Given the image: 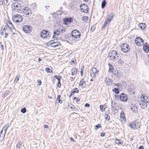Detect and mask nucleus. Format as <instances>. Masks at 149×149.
Returning a JSON list of instances; mask_svg holds the SVG:
<instances>
[{
    "mask_svg": "<svg viewBox=\"0 0 149 149\" xmlns=\"http://www.w3.org/2000/svg\"><path fill=\"white\" fill-rule=\"evenodd\" d=\"M66 31V29L65 28L60 26L55 30L54 33L55 34L59 36L61 33H64Z\"/></svg>",
    "mask_w": 149,
    "mask_h": 149,
    "instance_id": "0eeeda50",
    "label": "nucleus"
},
{
    "mask_svg": "<svg viewBox=\"0 0 149 149\" xmlns=\"http://www.w3.org/2000/svg\"><path fill=\"white\" fill-rule=\"evenodd\" d=\"M88 17L87 16H84L82 17L81 20L84 22L87 21L88 20Z\"/></svg>",
    "mask_w": 149,
    "mask_h": 149,
    "instance_id": "f704fd0d",
    "label": "nucleus"
},
{
    "mask_svg": "<svg viewBox=\"0 0 149 149\" xmlns=\"http://www.w3.org/2000/svg\"><path fill=\"white\" fill-rule=\"evenodd\" d=\"M132 91H133V89L132 88H129L128 89V91L129 92H130V93L132 92L133 93H134V92L133 91L132 92Z\"/></svg>",
    "mask_w": 149,
    "mask_h": 149,
    "instance_id": "8fccbe9b",
    "label": "nucleus"
},
{
    "mask_svg": "<svg viewBox=\"0 0 149 149\" xmlns=\"http://www.w3.org/2000/svg\"><path fill=\"white\" fill-rule=\"evenodd\" d=\"M138 26L139 27L141 30H143L145 29L146 27V25L145 23H140Z\"/></svg>",
    "mask_w": 149,
    "mask_h": 149,
    "instance_id": "c756f323",
    "label": "nucleus"
},
{
    "mask_svg": "<svg viewBox=\"0 0 149 149\" xmlns=\"http://www.w3.org/2000/svg\"><path fill=\"white\" fill-rule=\"evenodd\" d=\"M131 110L134 113H136L138 111V109L135 104H132L131 106Z\"/></svg>",
    "mask_w": 149,
    "mask_h": 149,
    "instance_id": "aec40b11",
    "label": "nucleus"
},
{
    "mask_svg": "<svg viewBox=\"0 0 149 149\" xmlns=\"http://www.w3.org/2000/svg\"><path fill=\"white\" fill-rule=\"evenodd\" d=\"M70 108H71V109H74V108H73V107H70Z\"/></svg>",
    "mask_w": 149,
    "mask_h": 149,
    "instance_id": "338daca9",
    "label": "nucleus"
},
{
    "mask_svg": "<svg viewBox=\"0 0 149 149\" xmlns=\"http://www.w3.org/2000/svg\"><path fill=\"white\" fill-rule=\"evenodd\" d=\"M120 120L122 122H126V118L125 114L123 111H121L120 114Z\"/></svg>",
    "mask_w": 149,
    "mask_h": 149,
    "instance_id": "a211bd4d",
    "label": "nucleus"
},
{
    "mask_svg": "<svg viewBox=\"0 0 149 149\" xmlns=\"http://www.w3.org/2000/svg\"><path fill=\"white\" fill-rule=\"evenodd\" d=\"M81 11L84 13H87L88 12L89 8L88 6L85 4H82L80 6Z\"/></svg>",
    "mask_w": 149,
    "mask_h": 149,
    "instance_id": "4468645a",
    "label": "nucleus"
},
{
    "mask_svg": "<svg viewBox=\"0 0 149 149\" xmlns=\"http://www.w3.org/2000/svg\"><path fill=\"white\" fill-rule=\"evenodd\" d=\"M105 132H102L101 133L100 135L101 136H105Z\"/></svg>",
    "mask_w": 149,
    "mask_h": 149,
    "instance_id": "3c124183",
    "label": "nucleus"
},
{
    "mask_svg": "<svg viewBox=\"0 0 149 149\" xmlns=\"http://www.w3.org/2000/svg\"><path fill=\"white\" fill-rule=\"evenodd\" d=\"M72 21L73 19L72 18H67L64 19V22L65 24L68 25L72 22Z\"/></svg>",
    "mask_w": 149,
    "mask_h": 149,
    "instance_id": "412c9836",
    "label": "nucleus"
},
{
    "mask_svg": "<svg viewBox=\"0 0 149 149\" xmlns=\"http://www.w3.org/2000/svg\"><path fill=\"white\" fill-rule=\"evenodd\" d=\"M84 66H82L81 67V75L82 76H83V71H84Z\"/></svg>",
    "mask_w": 149,
    "mask_h": 149,
    "instance_id": "a18cd8bd",
    "label": "nucleus"
},
{
    "mask_svg": "<svg viewBox=\"0 0 149 149\" xmlns=\"http://www.w3.org/2000/svg\"><path fill=\"white\" fill-rule=\"evenodd\" d=\"M21 111L22 113H25L26 112V108L25 107L23 108L21 110Z\"/></svg>",
    "mask_w": 149,
    "mask_h": 149,
    "instance_id": "49530a36",
    "label": "nucleus"
},
{
    "mask_svg": "<svg viewBox=\"0 0 149 149\" xmlns=\"http://www.w3.org/2000/svg\"><path fill=\"white\" fill-rule=\"evenodd\" d=\"M22 145V143L20 141L17 144L16 148L18 149H19Z\"/></svg>",
    "mask_w": 149,
    "mask_h": 149,
    "instance_id": "ea45409f",
    "label": "nucleus"
},
{
    "mask_svg": "<svg viewBox=\"0 0 149 149\" xmlns=\"http://www.w3.org/2000/svg\"><path fill=\"white\" fill-rule=\"evenodd\" d=\"M22 12L24 16L27 17L30 16L32 14L31 10L27 7H25L22 9Z\"/></svg>",
    "mask_w": 149,
    "mask_h": 149,
    "instance_id": "20e7f679",
    "label": "nucleus"
},
{
    "mask_svg": "<svg viewBox=\"0 0 149 149\" xmlns=\"http://www.w3.org/2000/svg\"><path fill=\"white\" fill-rule=\"evenodd\" d=\"M0 5L7 6L8 5L7 0H0Z\"/></svg>",
    "mask_w": 149,
    "mask_h": 149,
    "instance_id": "473e14b6",
    "label": "nucleus"
},
{
    "mask_svg": "<svg viewBox=\"0 0 149 149\" xmlns=\"http://www.w3.org/2000/svg\"><path fill=\"white\" fill-rule=\"evenodd\" d=\"M129 127L133 130H136L139 128L140 124L139 120H135L130 122L128 125Z\"/></svg>",
    "mask_w": 149,
    "mask_h": 149,
    "instance_id": "f257e3e1",
    "label": "nucleus"
},
{
    "mask_svg": "<svg viewBox=\"0 0 149 149\" xmlns=\"http://www.w3.org/2000/svg\"><path fill=\"white\" fill-rule=\"evenodd\" d=\"M144 147L142 146H141L139 148V149H144Z\"/></svg>",
    "mask_w": 149,
    "mask_h": 149,
    "instance_id": "5fc2aeb1",
    "label": "nucleus"
},
{
    "mask_svg": "<svg viewBox=\"0 0 149 149\" xmlns=\"http://www.w3.org/2000/svg\"><path fill=\"white\" fill-rule=\"evenodd\" d=\"M84 1L87 2L88 1V0H84Z\"/></svg>",
    "mask_w": 149,
    "mask_h": 149,
    "instance_id": "69168bd1",
    "label": "nucleus"
},
{
    "mask_svg": "<svg viewBox=\"0 0 149 149\" xmlns=\"http://www.w3.org/2000/svg\"><path fill=\"white\" fill-rule=\"evenodd\" d=\"M54 77L57 79L58 81V83L57 84V86L59 88H60L61 86V80L62 78V77L61 76H55Z\"/></svg>",
    "mask_w": 149,
    "mask_h": 149,
    "instance_id": "b1692460",
    "label": "nucleus"
},
{
    "mask_svg": "<svg viewBox=\"0 0 149 149\" xmlns=\"http://www.w3.org/2000/svg\"><path fill=\"white\" fill-rule=\"evenodd\" d=\"M144 41L141 38L138 37L135 39V42L136 45L138 46H141L143 44Z\"/></svg>",
    "mask_w": 149,
    "mask_h": 149,
    "instance_id": "2eb2a0df",
    "label": "nucleus"
},
{
    "mask_svg": "<svg viewBox=\"0 0 149 149\" xmlns=\"http://www.w3.org/2000/svg\"><path fill=\"white\" fill-rule=\"evenodd\" d=\"M73 100H75L76 103L80 101V99L79 98H77L75 97L73 98Z\"/></svg>",
    "mask_w": 149,
    "mask_h": 149,
    "instance_id": "37998d69",
    "label": "nucleus"
},
{
    "mask_svg": "<svg viewBox=\"0 0 149 149\" xmlns=\"http://www.w3.org/2000/svg\"><path fill=\"white\" fill-rule=\"evenodd\" d=\"M131 140H133V139L132 138H131Z\"/></svg>",
    "mask_w": 149,
    "mask_h": 149,
    "instance_id": "774afa93",
    "label": "nucleus"
},
{
    "mask_svg": "<svg viewBox=\"0 0 149 149\" xmlns=\"http://www.w3.org/2000/svg\"><path fill=\"white\" fill-rule=\"evenodd\" d=\"M71 74L72 75H74L77 74L78 72V68H74L71 70Z\"/></svg>",
    "mask_w": 149,
    "mask_h": 149,
    "instance_id": "c85d7f7f",
    "label": "nucleus"
},
{
    "mask_svg": "<svg viewBox=\"0 0 149 149\" xmlns=\"http://www.w3.org/2000/svg\"><path fill=\"white\" fill-rule=\"evenodd\" d=\"M108 56L110 60L113 61L117 60L119 58L118 52L114 50L110 51L108 54Z\"/></svg>",
    "mask_w": 149,
    "mask_h": 149,
    "instance_id": "f03ea898",
    "label": "nucleus"
},
{
    "mask_svg": "<svg viewBox=\"0 0 149 149\" xmlns=\"http://www.w3.org/2000/svg\"><path fill=\"white\" fill-rule=\"evenodd\" d=\"M104 118L105 120L107 121H109L110 120V117L107 114H106L105 115Z\"/></svg>",
    "mask_w": 149,
    "mask_h": 149,
    "instance_id": "79ce46f5",
    "label": "nucleus"
},
{
    "mask_svg": "<svg viewBox=\"0 0 149 149\" xmlns=\"http://www.w3.org/2000/svg\"><path fill=\"white\" fill-rule=\"evenodd\" d=\"M23 30L25 33H29L31 32L32 30V27L29 25H25L23 26Z\"/></svg>",
    "mask_w": 149,
    "mask_h": 149,
    "instance_id": "f8f14e48",
    "label": "nucleus"
},
{
    "mask_svg": "<svg viewBox=\"0 0 149 149\" xmlns=\"http://www.w3.org/2000/svg\"><path fill=\"white\" fill-rule=\"evenodd\" d=\"M37 82H38V85H41V83H42L41 81L39 79L37 80Z\"/></svg>",
    "mask_w": 149,
    "mask_h": 149,
    "instance_id": "09e8293b",
    "label": "nucleus"
},
{
    "mask_svg": "<svg viewBox=\"0 0 149 149\" xmlns=\"http://www.w3.org/2000/svg\"><path fill=\"white\" fill-rule=\"evenodd\" d=\"M61 96L60 95H58L56 99V100L58 101V103L61 104L63 102V101L61 99Z\"/></svg>",
    "mask_w": 149,
    "mask_h": 149,
    "instance_id": "72a5a7b5",
    "label": "nucleus"
},
{
    "mask_svg": "<svg viewBox=\"0 0 149 149\" xmlns=\"http://www.w3.org/2000/svg\"><path fill=\"white\" fill-rule=\"evenodd\" d=\"M38 60L39 62L40 63V61H42V60L40 58H39Z\"/></svg>",
    "mask_w": 149,
    "mask_h": 149,
    "instance_id": "bf43d9fd",
    "label": "nucleus"
},
{
    "mask_svg": "<svg viewBox=\"0 0 149 149\" xmlns=\"http://www.w3.org/2000/svg\"><path fill=\"white\" fill-rule=\"evenodd\" d=\"M93 81V79H91V80H90V81Z\"/></svg>",
    "mask_w": 149,
    "mask_h": 149,
    "instance_id": "0e129e2a",
    "label": "nucleus"
},
{
    "mask_svg": "<svg viewBox=\"0 0 149 149\" xmlns=\"http://www.w3.org/2000/svg\"><path fill=\"white\" fill-rule=\"evenodd\" d=\"M0 48L2 50L3 49V47L2 44H0Z\"/></svg>",
    "mask_w": 149,
    "mask_h": 149,
    "instance_id": "603ef678",
    "label": "nucleus"
},
{
    "mask_svg": "<svg viewBox=\"0 0 149 149\" xmlns=\"http://www.w3.org/2000/svg\"><path fill=\"white\" fill-rule=\"evenodd\" d=\"M76 60L75 59L72 60L71 61V64H75L76 63Z\"/></svg>",
    "mask_w": 149,
    "mask_h": 149,
    "instance_id": "de8ad7c7",
    "label": "nucleus"
},
{
    "mask_svg": "<svg viewBox=\"0 0 149 149\" xmlns=\"http://www.w3.org/2000/svg\"><path fill=\"white\" fill-rule=\"evenodd\" d=\"M70 79H71V81H73L74 80V78H73L72 77H71L70 78Z\"/></svg>",
    "mask_w": 149,
    "mask_h": 149,
    "instance_id": "13d9d810",
    "label": "nucleus"
},
{
    "mask_svg": "<svg viewBox=\"0 0 149 149\" xmlns=\"http://www.w3.org/2000/svg\"><path fill=\"white\" fill-rule=\"evenodd\" d=\"M70 139H71V140L72 141L74 142H75V141L74 140V139L73 138H72V137H70Z\"/></svg>",
    "mask_w": 149,
    "mask_h": 149,
    "instance_id": "864d4df0",
    "label": "nucleus"
},
{
    "mask_svg": "<svg viewBox=\"0 0 149 149\" xmlns=\"http://www.w3.org/2000/svg\"><path fill=\"white\" fill-rule=\"evenodd\" d=\"M85 106L86 107H88L90 106V105L88 104V103H86L85 104Z\"/></svg>",
    "mask_w": 149,
    "mask_h": 149,
    "instance_id": "6e6d98bb",
    "label": "nucleus"
},
{
    "mask_svg": "<svg viewBox=\"0 0 149 149\" xmlns=\"http://www.w3.org/2000/svg\"><path fill=\"white\" fill-rule=\"evenodd\" d=\"M120 100L123 102H126L128 100L127 96L124 93H121L119 96Z\"/></svg>",
    "mask_w": 149,
    "mask_h": 149,
    "instance_id": "dca6fc26",
    "label": "nucleus"
},
{
    "mask_svg": "<svg viewBox=\"0 0 149 149\" xmlns=\"http://www.w3.org/2000/svg\"><path fill=\"white\" fill-rule=\"evenodd\" d=\"M8 29L6 26H3L1 29V34L2 35H5L4 37L7 38L9 34Z\"/></svg>",
    "mask_w": 149,
    "mask_h": 149,
    "instance_id": "9d476101",
    "label": "nucleus"
},
{
    "mask_svg": "<svg viewBox=\"0 0 149 149\" xmlns=\"http://www.w3.org/2000/svg\"><path fill=\"white\" fill-rule=\"evenodd\" d=\"M143 49L147 53L149 51V47L148 44L145 43L144 44Z\"/></svg>",
    "mask_w": 149,
    "mask_h": 149,
    "instance_id": "a878e982",
    "label": "nucleus"
},
{
    "mask_svg": "<svg viewBox=\"0 0 149 149\" xmlns=\"http://www.w3.org/2000/svg\"><path fill=\"white\" fill-rule=\"evenodd\" d=\"M48 127V125H44V128H47Z\"/></svg>",
    "mask_w": 149,
    "mask_h": 149,
    "instance_id": "4d7b16f0",
    "label": "nucleus"
},
{
    "mask_svg": "<svg viewBox=\"0 0 149 149\" xmlns=\"http://www.w3.org/2000/svg\"><path fill=\"white\" fill-rule=\"evenodd\" d=\"M19 77L20 75H17L16 76V78L14 80V83H17L19 80Z\"/></svg>",
    "mask_w": 149,
    "mask_h": 149,
    "instance_id": "c9c22d12",
    "label": "nucleus"
},
{
    "mask_svg": "<svg viewBox=\"0 0 149 149\" xmlns=\"http://www.w3.org/2000/svg\"><path fill=\"white\" fill-rule=\"evenodd\" d=\"M11 32L12 33H10V34H12V35H14V34H15V33H12V31H11Z\"/></svg>",
    "mask_w": 149,
    "mask_h": 149,
    "instance_id": "e2e57ef3",
    "label": "nucleus"
},
{
    "mask_svg": "<svg viewBox=\"0 0 149 149\" xmlns=\"http://www.w3.org/2000/svg\"><path fill=\"white\" fill-rule=\"evenodd\" d=\"M99 70H97L95 68H91L90 72L91 76L92 78L95 77L97 74Z\"/></svg>",
    "mask_w": 149,
    "mask_h": 149,
    "instance_id": "ddd939ff",
    "label": "nucleus"
},
{
    "mask_svg": "<svg viewBox=\"0 0 149 149\" xmlns=\"http://www.w3.org/2000/svg\"><path fill=\"white\" fill-rule=\"evenodd\" d=\"M45 70L47 73H51L53 72L49 68H47L45 69Z\"/></svg>",
    "mask_w": 149,
    "mask_h": 149,
    "instance_id": "c03bdc74",
    "label": "nucleus"
},
{
    "mask_svg": "<svg viewBox=\"0 0 149 149\" xmlns=\"http://www.w3.org/2000/svg\"><path fill=\"white\" fill-rule=\"evenodd\" d=\"M101 127L102 126L100 124H98L95 126L94 128L95 130H97L98 129L101 128Z\"/></svg>",
    "mask_w": 149,
    "mask_h": 149,
    "instance_id": "4c0bfd02",
    "label": "nucleus"
},
{
    "mask_svg": "<svg viewBox=\"0 0 149 149\" xmlns=\"http://www.w3.org/2000/svg\"><path fill=\"white\" fill-rule=\"evenodd\" d=\"M121 51L124 53H126L130 51V47L127 43H123L120 46Z\"/></svg>",
    "mask_w": 149,
    "mask_h": 149,
    "instance_id": "423d86ee",
    "label": "nucleus"
},
{
    "mask_svg": "<svg viewBox=\"0 0 149 149\" xmlns=\"http://www.w3.org/2000/svg\"><path fill=\"white\" fill-rule=\"evenodd\" d=\"M112 91L116 94H118L119 93V90L117 88H114L113 89Z\"/></svg>",
    "mask_w": 149,
    "mask_h": 149,
    "instance_id": "a19ab883",
    "label": "nucleus"
},
{
    "mask_svg": "<svg viewBox=\"0 0 149 149\" xmlns=\"http://www.w3.org/2000/svg\"><path fill=\"white\" fill-rule=\"evenodd\" d=\"M48 97L49 98H50V99H52V97L51 96H48Z\"/></svg>",
    "mask_w": 149,
    "mask_h": 149,
    "instance_id": "052dcab7",
    "label": "nucleus"
},
{
    "mask_svg": "<svg viewBox=\"0 0 149 149\" xmlns=\"http://www.w3.org/2000/svg\"><path fill=\"white\" fill-rule=\"evenodd\" d=\"M106 4V1L105 0H103L102 3V8H104Z\"/></svg>",
    "mask_w": 149,
    "mask_h": 149,
    "instance_id": "58836bf2",
    "label": "nucleus"
},
{
    "mask_svg": "<svg viewBox=\"0 0 149 149\" xmlns=\"http://www.w3.org/2000/svg\"><path fill=\"white\" fill-rule=\"evenodd\" d=\"M6 22L7 26L10 29L12 30V29L14 28V26L10 20L9 18L6 19Z\"/></svg>",
    "mask_w": 149,
    "mask_h": 149,
    "instance_id": "f3484780",
    "label": "nucleus"
},
{
    "mask_svg": "<svg viewBox=\"0 0 149 149\" xmlns=\"http://www.w3.org/2000/svg\"><path fill=\"white\" fill-rule=\"evenodd\" d=\"M40 36L43 38H47L50 37V33L49 31L43 30L40 33Z\"/></svg>",
    "mask_w": 149,
    "mask_h": 149,
    "instance_id": "9b49d317",
    "label": "nucleus"
},
{
    "mask_svg": "<svg viewBox=\"0 0 149 149\" xmlns=\"http://www.w3.org/2000/svg\"><path fill=\"white\" fill-rule=\"evenodd\" d=\"M72 37L74 39L79 38L81 36V33L78 30L74 29L71 32Z\"/></svg>",
    "mask_w": 149,
    "mask_h": 149,
    "instance_id": "39448f33",
    "label": "nucleus"
},
{
    "mask_svg": "<svg viewBox=\"0 0 149 149\" xmlns=\"http://www.w3.org/2000/svg\"><path fill=\"white\" fill-rule=\"evenodd\" d=\"M148 98L147 96L145 94H142L141 97L140 101L148 102Z\"/></svg>",
    "mask_w": 149,
    "mask_h": 149,
    "instance_id": "5701e85b",
    "label": "nucleus"
},
{
    "mask_svg": "<svg viewBox=\"0 0 149 149\" xmlns=\"http://www.w3.org/2000/svg\"><path fill=\"white\" fill-rule=\"evenodd\" d=\"M53 41H50L49 44H50L51 46L53 47H55L61 45V43L59 42H52Z\"/></svg>",
    "mask_w": 149,
    "mask_h": 149,
    "instance_id": "6ab92c4d",
    "label": "nucleus"
},
{
    "mask_svg": "<svg viewBox=\"0 0 149 149\" xmlns=\"http://www.w3.org/2000/svg\"><path fill=\"white\" fill-rule=\"evenodd\" d=\"M115 142L116 143L118 144H121L122 143V141L121 140L117 139H116Z\"/></svg>",
    "mask_w": 149,
    "mask_h": 149,
    "instance_id": "e433bc0d",
    "label": "nucleus"
},
{
    "mask_svg": "<svg viewBox=\"0 0 149 149\" xmlns=\"http://www.w3.org/2000/svg\"><path fill=\"white\" fill-rule=\"evenodd\" d=\"M9 127V124H8V123L7 124L5 125L4 126V127L2 129V130L4 131L5 132L4 135L3 137V139H4L5 136V134L6 133L7 130Z\"/></svg>",
    "mask_w": 149,
    "mask_h": 149,
    "instance_id": "393cba45",
    "label": "nucleus"
},
{
    "mask_svg": "<svg viewBox=\"0 0 149 149\" xmlns=\"http://www.w3.org/2000/svg\"><path fill=\"white\" fill-rule=\"evenodd\" d=\"M113 17V15L110 14L107 15L104 25L102 28V29L105 28L106 27L107 24L110 23Z\"/></svg>",
    "mask_w": 149,
    "mask_h": 149,
    "instance_id": "6e6552de",
    "label": "nucleus"
},
{
    "mask_svg": "<svg viewBox=\"0 0 149 149\" xmlns=\"http://www.w3.org/2000/svg\"><path fill=\"white\" fill-rule=\"evenodd\" d=\"M79 92V89L77 88H75L73 89L71 91L70 94L69 96L70 97H71L72 95L75 93H78Z\"/></svg>",
    "mask_w": 149,
    "mask_h": 149,
    "instance_id": "cd10ccee",
    "label": "nucleus"
},
{
    "mask_svg": "<svg viewBox=\"0 0 149 149\" xmlns=\"http://www.w3.org/2000/svg\"><path fill=\"white\" fill-rule=\"evenodd\" d=\"M12 19L14 22L18 23L22 21L23 19V18L21 15L18 14H16L14 15L13 16Z\"/></svg>",
    "mask_w": 149,
    "mask_h": 149,
    "instance_id": "1a4fd4ad",
    "label": "nucleus"
},
{
    "mask_svg": "<svg viewBox=\"0 0 149 149\" xmlns=\"http://www.w3.org/2000/svg\"><path fill=\"white\" fill-rule=\"evenodd\" d=\"M107 107V106L106 104L101 105L100 106V109L102 112L105 111V109Z\"/></svg>",
    "mask_w": 149,
    "mask_h": 149,
    "instance_id": "7c9ffc66",
    "label": "nucleus"
},
{
    "mask_svg": "<svg viewBox=\"0 0 149 149\" xmlns=\"http://www.w3.org/2000/svg\"><path fill=\"white\" fill-rule=\"evenodd\" d=\"M86 82L85 80L84 79H82L81 80L79 84V86L82 88H84L86 86Z\"/></svg>",
    "mask_w": 149,
    "mask_h": 149,
    "instance_id": "bb28decb",
    "label": "nucleus"
},
{
    "mask_svg": "<svg viewBox=\"0 0 149 149\" xmlns=\"http://www.w3.org/2000/svg\"><path fill=\"white\" fill-rule=\"evenodd\" d=\"M12 6L14 11L17 12L21 10L23 7L20 3L17 2L13 3L12 5Z\"/></svg>",
    "mask_w": 149,
    "mask_h": 149,
    "instance_id": "7ed1b4c3",
    "label": "nucleus"
},
{
    "mask_svg": "<svg viewBox=\"0 0 149 149\" xmlns=\"http://www.w3.org/2000/svg\"><path fill=\"white\" fill-rule=\"evenodd\" d=\"M109 72L110 73H113L114 70L113 66L111 64L109 63Z\"/></svg>",
    "mask_w": 149,
    "mask_h": 149,
    "instance_id": "2f4dec72",
    "label": "nucleus"
},
{
    "mask_svg": "<svg viewBox=\"0 0 149 149\" xmlns=\"http://www.w3.org/2000/svg\"><path fill=\"white\" fill-rule=\"evenodd\" d=\"M14 0L15 1H20L21 0Z\"/></svg>",
    "mask_w": 149,
    "mask_h": 149,
    "instance_id": "680f3d73",
    "label": "nucleus"
},
{
    "mask_svg": "<svg viewBox=\"0 0 149 149\" xmlns=\"http://www.w3.org/2000/svg\"><path fill=\"white\" fill-rule=\"evenodd\" d=\"M148 103V102L140 101L139 104L142 109H145L147 107Z\"/></svg>",
    "mask_w": 149,
    "mask_h": 149,
    "instance_id": "4be33fe9",
    "label": "nucleus"
}]
</instances>
